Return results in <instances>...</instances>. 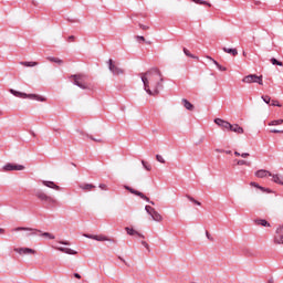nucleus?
I'll list each match as a JSON object with an SVG mask.
<instances>
[{"label": "nucleus", "instance_id": "nucleus-1", "mask_svg": "<svg viewBox=\"0 0 283 283\" xmlns=\"http://www.w3.org/2000/svg\"><path fill=\"white\" fill-rule=\"evenodd\" d=\"M140 82H143V90L149 96H158L163 91V73L158 67H153L148 72L140 74Z\"/></svg>", "mask_w": 283, "mask_h": 283}, {"label": "nucleus", "instance_id": "nucleus-2", "mask_svg": "<svg viewBox=\"0 0 283 283\" xmlns=\"http://www.w3.org/2000/svg\"><path fill=\"white\" fill-rule=\"evenodd\" d=\"M34 197H36V199H39L41 202H44L49 209H52V208L59 206V201H56L52 197H49L42 190H35Z\"/></svg>", "mask_w": 283, "mask_h": 283}, {"label": "nucleus", "instance_id": "nucleus-3", "mask_svg": "<svg viewBox=\"0 0 283 283\" xmlns=\"http://www.w3.org/2000/svg\"><path fill=\"white\" fill-rule=\"evenodd\" d=\"M10 94H12V96L18 97V98H23V99H32V101H36L39 103H43L46 102L45 97H42L40 95L36 94H27V93H22V92H18L14 91L12 88H10Z\"/></svg>", "mask_w": 283, "mask_h": 283}, {"label": "nucleus", "instance_id": "nucleus-4", "mask_svg": "<svg viewBox=\"0 0 283 283\" xmlns=\"http://www.w3.org/2000/svg\"><path fill=\"white\" fill-rule=\"evenodd\" d=\"M12 231H14V232L24 231V232H27V234H24V237H27V238H29V237H39L43 233H48V232H43L39 229L27 228V227H18V228L12 229Z\"/></svg>", "mask_w": 283, "mask_h": 283}, {"label": "nucleus", "instance_id": "nucleus-5", "mask_svg": "<svg viewBox=\"0 0 283 283\" xmlns=\"http://www.w3.org/2000/svg\"><path fill=\"white\" fill-rule=\"evenodd\" d=\"M71 78H73V85L80 87V90H87L86 76L84 74L71 75Z\"/></svg>", "mask_w": 283, "mask_h": 283}, {"label": "nucleus", "instance_id": "nucleus-6", "mask_svg": "<svg viewBox=\"0 0 283 283\" xmlns=\"http://www.w3.org/2000/svg\"><path fill=\"white\" fill-rule=\"evenodd\" d=\"M124 189H125L126 191H128V193L134 195V196H136V197H138V198L145 200L146 202H148V203L155 206V202L150 201V199H149L148 197H146L145 195H143V192H140V191H138V190H136V189H134V188H130V187H128V186H124Z\"/></svg>", "mask_w": 283, "mask_h": 283}, {"label": "nucleus", "instance_id": "nucleus-7", "mask_svg": "<svg viewBox=\"0 0 283 283\" xmlns=\"http://www.w3.org/2000/svg\"><path fill=\"white\" fill-rule=\"evenodd\" d=\"M242 83H245V84H259V85H263L262 83V76H258V75H248L245 77H242Z\"/></svg>", "mask_w": 283, "mask_h": 283}, {"label": "nucleus", "instance_id": "nucleus-8", "mask_svg": "<svg viewBox=\"0 0 283 283\" xmlns=\"http://www.w3.org/2000/svg\"><path fill=\"white\" fill-rule=\"evenodd\" d=\"M24 170V166L23 165H15V164H4V166H2V171L4 172H9V171H23Z\"/></svg>", "mask_w": 283, "mask_h": 283}, {"label": "nucleus", "instance_id": "nucleus-9", "mask_svg": "<svg viewBox=\"0 0 283 283\" xmlns=\"http://www.w3.org/2000/svg\"><path fill=\"white\" fill-rule=\"evenodd\" d=\"M146 213H148V216H150V218L155 222L163 221V216H160V213L158 211H155V209L151 208L150 206H146Z\"/></svg>", "mask_w": 283, "mask_h": 283}, {"label": "nucleus", "instance_id": "nucleus-10", "mask_svg": "<svg viewBox=\"0 0 283 283\" xmlns=\"http://www.w3.org/2000/svg\"><path fill=\"white\" fill-rule=\"evenodd\" d=\"M213 124L218 125V127H221V128H231V127L240 126L238 124H230L229 122H226L224 119H221V118L213 119Z\"/></svg>", "mask_w": 283, "mask_h": 283}, {"label": "nucleus", "instance_id": "nucleus-11", "mask_svg": "<svg viewBox=\"0 0 283 283\" xmlns=\"http://www.w3.org/2000/svg\"><path fill=\"white\" fill-rule=\"evenodd\" d=\"M107 63L109 64V72H112L114 76H119L124 74V70L116 66L114 64V61L109 60Z\"/></svg>", "mask_w": 283, "mask_h": 283}, {"label": "nucleus", "instance_id": "nucleus-12", "mask_svg": "<svg viewBox=\"0 0 283 283\" xmlns=\"http://www.w3.org/2000/svg\"><path fill=\"white\" fill-rule=\"evenodd\" d=\"M274 244H283V226L276 228V235H274Z\"/></svg>", "mask_w": 283, "mask_h": 283}, {"label": "nucleus", "instance_id": "nucleus-13", "mask_svg": "<svg viewBox=\"0 0 283 283\" xmlns=\"http://www.w3.org/2000/svg\"><path fill=\"white\" fill-rule=\"evenodd\" d=\"M14 252H18V254L20 255H32L36 253L34 249H30V248H14Z\"/></svg>", "mask_w": 283, "mask_h": 283}, {"label": "nucleus", "instance_id": "nucleus-14", "mask_svg": "<svg viewBox=\"0 0 283 283\" xmlns=\"http://www.w3.org/2000/svg\"><path fill=\"white\" fill-rule=\"evenodd\" d=\"M83 237H85V239L95 240V241H99V242H104V241L112 242V239L104 237V235L83 234Z\"/></svg>", "mask_w": 283, "mask_h": 283}, {"label": "nucleus", "instance_id": "nucleus-15", "mask_svg": "<svg viewBox=\"0 0 283 283\" xmlns=\"http://www.w3.org/2000/svg\"><path fill=\"white\" fill-rule=\"evenodd\" d=\"M41 185H44V187H46L49 189H53L55 191H61V187L59 185H55L53 181L41 180Z\"/></svg>", "mask_w": 283, "mask_h": 283}, {"label": "nucleus", "instance_id": "nucleus-16", "mask_svg": "<svg viewBox=\"0 0 283 283\" xmlns=\"http://www.w3.org/2000/svg\"><path fill=\"white\" fill-rule=\"evenodd\" d=\"M222 129L226 132L235 133L238 135H242L244 133L241 126L222 127Z\"/></svg>", "mask_w": 283, "mask_h": 283}, {"label": "nucleus", "instance_id": "nucleus-17", "mask_svg": "<svg viewBox=\"0 0 283 283\" xmlns=\"http://www.w3.org/2000/svg\"><path fill=\"white\" fill-rule=\"evenodd\" d=\"M76 132H77V134H78L80 136H83V140L90 139V140H92V142H95V143H102V139H99V138H94L93 136L85 134L83 130H76Z\"/></svg>", "mask_w": 283, "mask_h": 283}, {"label": "nucleus", "instance_id": "nucleus-18", "mask_svg": "<svg viewBox=\"0 0 283 283\" xmlns=\"http://www.w3.org/2000/svg\"><path fill=\"white\" fill-rule=\"evenodd\" d=\"M266 176L273 177L276 175H272L271 172H269L264 169H260V170H256V172H254V177H256V178H266Z\"/></svg>", "mask_w": 283, "mask_h": 283}, {"label": "nucleus", "instance_id": "nucleus-19", "mask_svg": "<svg viewBox=\"0 0 283 283\" xmlns=\"http://www.w3.org/2000/svg\"><path fill=\"white\" fill-rule=\"evenodd\" d=\"M124 230L126 231V234L127 235H130V237H138L140 239H145V237H143V234H140L138 231L134 230V229H130L128 227L124 228Z\"/></svg>", "mask_w": 283, "mask_h": 283}, {"label": "nucleus", "instance_id": "nucleus-20", "mask_svg": "<svg viewBox=\"0 0 283 283\" xmlns=\"http://www.w3.org/2000/svg\"><path fill=\"white\" fill-rule=\"evenodd\" d=\"M55 251H59L61 253H65L69 255H76L77 252L71 248H55Z\"/></svg>", "mask_w": 283, "mask_h": 283}, {"label": "nucleus", "instance_id": "nucleus-21", "mask_svg": "<svg viewBox=\"0 0 283 283\" xmlns=\"http://www.w3.org/2000/svg\"><path fill=\"white\" fill-rule=\"evenodd\" d=\"M78 188H80V190L88 192V191H92V189H94V185H92V184H80Z\"/></svg>", "mask_w": 283, "mask_h": 283}, {"label": "nucleus", "instance_id": "nucleus-22", "mask_svg": "<svg viewBox=\"0 0 283 283\" xmlns=\"http://www.w3.org/2000/svg\"><path fill=\"white\" fill-rule=\"evenodd\" d=\"M181 106H185V108L189 112L193 111V104L189 103L187 98H181Z\"/></svg>", "mask_w": 283, "mask_h": 283}, {"label": "nucleus", "instance_id": "nucleus-23", "mask_svg": "<svg viewBox=\"0 0 283 283\" xmlns=\"http://www.w3.org/2000/svg\"><path fill=\"white\" fill-rule=\"evenodd\" d=\"M206 59L211 61L213 63V65H216V69H218V71H221V72H226L227 71V69L224 66H221L220 64H218V62L216 60H213V57L206 56Z\"/></svg>", "mask_w": 283, "mask_h": 283}, {"label": "nucleus", "instance_id": "nucleus-24", "mask_svg": "<svg viewBox=\"0 0 283 283\" xmlns=\"http://www.w3.org/2000/svg\"><path fill=\"white\" fill-rule=\"evenodd\" d=\"M254 224L260 226V227H264V228L270 227L269 222L264 219H254Z\"/></svg>", "mask_w": 283, "mask_h": 283}, {"label": "nucleus", "instance_id": "nucleus-25", "mask_svg": "<svg viewBox=\"0 0 283 283\" xmlns=\"http://www.w3.org/2000/svg\"><path fill=\"white\" fill-rule=\"evenodd\" d=\"M272 181L276 185L283 186V176L281 175H274L272 177Z\"/></svg>", "mask_w": 283, "mask_h": 283}, {"label": "nucleus", "instance_id": "nucleus-26", "mask_svg": "<svg viewBox=\"0 0 283 283\" xmlns=\"http://www.w3.org/2000/svg\"><path fill=\"white\" fill-rule=\"evenodd\" d=\"M223 52H226L227 54H230L232 56H238V50L237 49L223 48Z\"/></svg>", "mask_w": 283, "mask_h": 283}, {"label": "nucleus", "instance_id": "nucleus-27", "mask_svg": "<svg viewBox=\"0 0 283 283\" xmlns=\"http://www.w3.org/2000/svg\"><path fill=\"white\" fill-rule=\"evenodd\" d=\"M46 61L51 62V63H55V64H59V65H62L63 64V60L59 59V57H46Z\"/></svg>", "mask_w": 283, "mask_h": 283}, {"label": "nucleus", "instance_id": "nucleus-28", "mask_svg": "<svg viewBox=\"0 0 283 283\" xmlns=\"http://www.w3.org/2000/svg\"><path fill=\"white\" fill-rule=\"evenodd\" d=\"M181 52H185V56L189 57V59H193V60H199V57L197 55H193L189 52V50H187L186 48L185 49H181Z\"/></svg>", "mask_w": 283, "mask_h": 283}, {"label": "nucleus", "instance_id": "nucleus-29", "mask_svg": "<svg viewBox=\"0 0 283 283\" xmlns=\"http://www.w3.org/2000/svg\"><path fill=\"white\" fill-rule=\"evenodd\" d=\"M38 237H41V238H44V239H48V240H54L55 237L53 234H51L50 232H43L41 234H39Z\"/></svg>", "mask_w": 283, "mask_h": 283}, {"label": "nucleus", "instance_id": "nucleus-30", "mask_svg": "<svg viewBox=\"0 0 283 283\" xmlns=\"http://www.w3.org/2000/svg\"><path fill=\"white\" fill-rule=\"evenodd\" d=\"M191 2H192V3H197V4H199V6H206V7L211 8V3L206 2V1H203V0H191Z\"/></svg>", "mask_w": 283, "mask_h": 283}, {"label": "nucleus", "instance_id": "nucleus-31", "mask_svg": "<svg viewBox=\"0 0 283 283\" xmlns=\"http://www.w3.org/2000/svg\"><path fill=\"white\" fill-rule=\"evenodd\" d=\"M20 65L24 67H35L38 65L36 62H20Z\"/></svg>", "mask_w": 283, "mask_h": 283}, {"label": "nucleus", "instance_id": "nucleus-32", "mask_svg": "<svg viewBox=\"0 0 283 283\" xmlns=\"http://www.w3.org/2000/svg\"><path fill=\"white\" fill-rule=\"evenodd\" d=\"M186 198H187V200H189L191 203L197 205V207H201V202H199L198 200L193 199V197L187 195Z\"/></svg>", "mask_w": 283, "mask_h": 283}, {"label": "nucleus", "instance_id": "nucleus-33", "mask_svg": "<svg viewBox=\"0 0 283 283\" xmlns=\"http://www.w3.org/2000/svg\"><path fill=\"white\" fill-rule=\"evenodd\" d=\"M283 124V119H276V120H272V122H269V126H279V125H282Z\"/></svg>", "mask_w": 283, "mask_h": 283}, {"label": "nucleus", "instance_id": "nucleus-34", "mask_svg": "<svg viewBox=\"0 0 283 283\" xmlns=\"http://www.w3.org/2000/svg\"><path fill=\"white\" fill-rule=\"evenodd\" d=\"M270 62H272V65H274V66H279V67L283 66V63L280 62L279 60H276L275 57H272V60H270Z\"/></svg>", "mask_w": 283, "mask_h": 283}, {"label": "nucleus", "instance_id": "nucleus-35", "mask_svg": "<svg viewBox=\"0 0 283 283\" xmlns=\"http://www.w3.org/2000/svg\"><path fill=\"white\" fill-rule=\"evenodd\" d=\"M140 165L143 166V169H146V171H150L151 167L148 163L140 160Z\"/></svg>", "mask_w": 283, "mask_h": 283}, {"label": "nucleus", "instance_id": "nucleus-36", "mask_svg": "<svg viewBox=\"0 0 283 283\" xmlns=\"http://www.w3.org/2000/svg\"><path fill=\"white\" fill-rule=\"evenodd\" d=\"M237 165L238 166H247L250 167L251 163L250 161H245V160H237Z\"/></svg>", "mask_w": 283, "mask_h": 283}, {"label": "nucleus", "instance_id": "nucleus-37", "mask_svg": "<svg viewBox=\"0 0 283 283\" xmlns=\"http://www.w3.org/2000/svg\"><path fill=\"white\" fill-rule=\"evenodd\" d=\"M262 101L264 102V104H269L271 102H276L274 99H271V97H269L268 95L262 96Z\"/></svg>", "mask_w": 283, "mask_h": 283}, {"label": "nucleus", "instance_id": "nucleus-38", "mask_svg": "<svg viewBox=\"0 0 283 283\" xmlns=\"http://www.w3.org/2000/svg\"><path fill=\"white\" fill-rule=\"evenodd\" d=\"M269 106H274V107H281V104H279L277 101H272V102H269V104H266Z\"/></svg>", "mask_w": 283, "mask_h": 283}, {"label": "nucleus", "instance_id": "nucleus-39", "mask_svg": "<svg viewBox=\"0 0 283 283\" xmlns=\"http://www.w3.org/2000/svg\"><path fill=\"white\" fill-rule=\"evenodd\" d=\"M155 160H158L160 164H165V159L163 158L161 155H155Z\"/></svg>", "mask_w": 283, "mask_h": 283}, {"label": "nucleus", "instance_id": "nucleus-40", "mask_svg": "<svg viewBox=\"0 0 283 283\" xmlns=\"http://www.w3.org/2000/svg\"><path fill=\"white\" fill-rule=\"evenodd\" d=\"M250 186L260 189V190H264V187H261L260 185H258L256 182H251Z\"/></svg>", "mask_w": 283, "mask_h": 283}, {"label": "nucleus", "instance_id": "nucleus-41", "mask_svg": "<svg viewBox=\"0 0 283 283\" xmlns=\"http://www.w3.org/2000/svg\"><path fill=\"white\" fill-rule=\"evenodd\" d=\"M140 245H143V248H146V250L150 251V248L148 247V242L140 241Z\"/></svg>", "mask_w": 283, "mask_h": 283}, {"label": "nucleus", "instance_id": "nucleus-42", "mask_svg": "<svg viewBox=\"0 0 283 283\" xmlns=\"http://www.w3.org/2000/svg\"><path fill=\"white\" fill-rule=\"evenodd\" d=\"M138 28H139L140 30H143V31H146V30L149 29L148 25H144V24H140V23H138Z\"/></svg>", "mask_w": 283, "mask_h": 283}, {"label": "nucleus", "instance_id": "nucleus-43", "mask_svg": "<svg viewBox=\"0 0 283 283\" xmlns=\"http://www.w3.org/2000/svg\"><path fill=\"white\" fill-rule=\"evenodd\" d=\"M238 157H241L242 159H245L248 157H250L249 153H242V155H238Z\"/></svg>", "mask_w": 283, "mask_h": 283}, {"label": "nucleus", "instance_id": "nucleus-44", "mask_svg": "<svg viewBox=\"0 0 283 283\" xmlns=\"http://www.w3.org/2000/svg\"><path fill=\"white\" fill-rule=\"evenodd\" d=\"M135 39L138 42H145V38H143L142 35H136Z\"/></svg>", "mask_w": 283, "mask_h": 283}, {"label": "nucleus", "instance_id": "nucleus-45", "mask_svg": "<svg viewBox=\"0 0 283 283\" xmlns=\"http://www.w3.org/2000/svg\"><path fill=\"white\" fill-rule=\"evenodd\" d=\"M269 133H272V134H283V130L271 129V130H269Z\"/></svg>", "mask_w": 283, "mask_h": 283}, {"label": "nucleus", "instance_id": "nucleus-46", "mask_svg": "<svg viewBox=\"0 0 283 283\" xmlns=\"http://www.w3.org/2000/svg\"><path fill=\"white\" fill-rule=\"evenodd\" d=\"M59 244L65 245V247H70V245H71V242H67V241H59Z\"/></svg>", "mask_w": 283, "mask_h": 283}, {"label": "nucleus", "instance_id": "nucleus-47", "mask_svg": "<svg viewBox=\"0 0 283 283\" xmlns=\"http://www.w3.org/2000/svg\"><path fill=\"white\" fill-rule=\"evenodd\" d=\"M206 239L213 241V238L211 237V234L209 233V231H206Z\"/></svg>", "mask_w": 283, "mask_h": 283}, {"label": "nucleus", "instance_id": "nucleus-48", "mask_svg": "<svg viewBox=\"0 0 283 283\" xmlns=\"http://www.w3.org/2000/svg\"><path fill=\"white\" fill-rule=\"evenodd\" d=\"M99 189L107 191V185L99 184Z\"/></svg>", "mask_w": 283, "mask_h": 283}, {"label": "nucleus", "instance_id": "nucleus-49", "mask_svg": "<svg viewBox=\"0 0 283 283\" xmlns=\"http://www.w3.org/2000/svg\"><path fill=\"white\" fill-rule=\"evenodd\" d=\"M66 21L71 22V23H78V20H72V19H66Z\"/></svg>", "mask_w": 283, "mask_h": 283}, {"label": "nucleus", "instance_id": "nucleus-50", "mask_svg": "<svg viewBox=\"0 0 283 283\" xmlns=\"http://www.w3.org/2000/svg\"><path fill=\"white\" fill-rule=\"evenodd\" d=\"M73 41H75V36L74 35L69 36V42H73Z\"/></svg>", "mask_w": 283, "mask_h": 283}, {"label": "nucleus", "instance_id": "nucleus-51", "mask_svg": "<svg viewBox=\"0 0 283 283\" xmlns=\"http://www.w3.org/2000/svg\"><path fill=\"white\" fill-rule=\"evenodd\" d=\"M262 192L271 193V190L264 188V190H262Z\"/></svg>", "mask_w": 283, "mask_h": 283}, {"label": "nucleus", "instance_id": "nucleus-52", "mask_svg": "<svg viewBox=\"0 0 283 283\" xmlns=\"http://www.w3.org/2000/svg\"><path fill=\"white\" fill-rule=\"evenodd\" d=\"M228 150L216 149V153H226Z\"/></svg>", "mask_w": 283, "mask_h": 283}, {"label": "nucleus", "instance_id": "nucleus-53", "mask_svg": "<svg viewBox=\"0 0 283 283\" xmlns=\"http://www.w3.org/2000/svg\"><path fill=\"white\" fill-rule=\"evenodd\" d=\"M221 154L230 155V154H232V151L227 150V151H223V153H221Z\"/></svg>", "mask_w": 283, "mask_h": 283}, {"label": "nucleus", "instance_id": "nucleus-54", "mask_svg": "<svg viewBox=\"0 0 283 283\" xmlns=\"http://www.w3.org/2000/svg\"><path fill=\"white\" fill-rule=\"evenodd\" d=\"M73 276H74L75 279L80 280V274L75 273V274H73Z\"/></svg>", "mask_w": 283, "mask_h": 283}, {"label": "nucleus", "instance_id": "nucleus-55", "mask_svg": "<svg viewBox=\"0 0 283 283\" xmlns=\"http://www.w3.org/2000/svg\"><path fill=\"white\" fill-rule=\"evenodd\" d=\"M0 234H4V229L0 228Z\"/></svg>", "mask_w": 283, "mask_h": 283}, {"label": "nucleus", "instance_id": "nucleus-56", "mask_svg": "<svg viewBox=\"0 0 283 283\" xmlns=\"http://www.w3.org/2000/svg\"><path fill=\"white\" fill-rule=\"evenodd\" d=\"M245 254H247L248 256H251L249 250H245Z\"/></svg>", "mask_w": 283, "mask_h": 283}, {"label": "nucleus", "instance_id": "nucleus-57", "mask_svg": "<svg viewBox=\"0 0 283 283\" xmlns=\"http://www.w3.org/2000/svg\"><path fill=\"white\" fill-rule=\"evenodd\" d=\"M266 283H274V280L269 279V281Z\"/></svg>", "mask_w": 283, "mask_h": 283}, {"label": "nucleus", "instance_id": "nucleus-58", "mask_svg": "<svg viewBox=\"0 0 283 283\" xmlns=\"http://www.w3.org/2000/svg\"><path fill=\"white\" fill-rule=\"evenodd\" d=\"M234 155H235V156H241L242 154H240V153L235 151V153H234Z\"/></svg>", "mask_w": 283, "mask_h": 283}, {"label": "nucleus", "instance_id": "nucleus-59", "mask_svg": "<svg viewBox=\"0 0 283 283\" xmlns=\"http://www.w3.org/2000/svg\"><path fill=\"white\" fill-rule=\"evenodd\" d=\"M247 55L244 52H242V56Z\"/></svg>", "mask_w": 283, "mask_h": 283}, {"label": "nucleus", "instance_id": "nucleus-60", "mask_svg": "<svg viewBox=\"0 0 283 283\" xmlns=\"http://www.w3.org/2000/svg\"><path fill=\"white\" fill-rule=\"evenodd\" d=\"M0 115H2V112H0Z\"/></svg>", "mask_w": 283, "mask_h": 283}]
</instances>
